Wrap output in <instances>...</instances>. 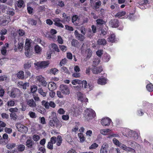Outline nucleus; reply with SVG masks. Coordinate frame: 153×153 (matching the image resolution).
<instances>
[{
    "label": "nucleus",
    "instance_id": "obj_1",
    "mask_svg": "<svg viewBox=\"0 0 153 153\" xmlns=\"http://www.w3.org/2000/svg\"><path fill=\"white\" fill-rule=\"evenodd\" d=\"M30 41L26 39L25 46V54L27 57H30L33 53V49L30 46Z\"/></svg>",
    "mask_w": 153,
    "mask_h": 153
},
{
    "label": "nucleus",
    "instance_id": "obj_2",
    "mask_svg": "<svg viewBox=\"0 0 153 153\" xmlns=\"http://www.w3.org/2000/svg\"><path fill=\"white\" fill-rule=\"evenodd\" d=\"M96 114L94 111L91 109H87L85 110L84 117L85 120L88 121L95 117Z\"/></svg>",
    "mask_w": 153,
    "mask_h": 153
},
{
    "label": "nucleus",
    "instance_id": "obj_3",
    "mask_svg": "<svg viewBox=\"0 0 153 153\" xmlns=\"http://www.w3.org/2000/svg\"><path fill=\"white\" fill-rule=\"evenodd\" d=\"M7 94L9 96L12 98H17L21 94V92L20 90L16 88L12 89L10 91L7 92Z\"/></svg>",
    "mask_w": 153,
    "mask_h": 153
},
{
    "label": "nucleus",
    "instance_id": "obj_4",
    "mask_svg": "<svg viewBox=\"0 0 153 153\" xmlns=\"http://www.w3.org/2000/svg\"><path fill=\"white\" fill-rule=\"evenodd\" d=\"M16 126L18 131L23 134H26L28 131L27 127L21 123H17L16 124Z\"/></svg>",
    "mask_w": 153,
    "mask_h": 153
},
{
    "label": "nucleus",
    "instance_id": "obj_5",
    "mask_svg": "<svg viewBox=\"0 0 153 153\" xmlns=\"http://www.w3.org/2000/svg\"><path fill=\"white\" fill-rule=\"evenodd\" d=\"M60 90L65 95H68L70 93V90L68 86L65 85H61L59 87Z\"/></svg>",
    "mask_w": 153,
    "mask_h": 153
},
{
    "label": "nucleus",
    "instance_id": "obj_6",
    "mask_svg": "<svg viewBox=\"0 0 153 153\" xmlns=\"http://www.w3.org/2000/svg\"><path fill=\"white\" fill-rule=\"evenodd\" d=\"M36 79L37 82H39V85L40 86L41 85H43L44 86H46L47 85V82L44 80V78L41 76H37L36 77Z\"/></svg>",
    "mask_w": 153,
    "mask_h": 153
},
{
    "label": "nucleus",
    "instance_id": "obj_7",
    "mask_svg": "<svg viewBox=\"0 0 153 153\" xmlns=\"http://www.w3.org/2000/svg\"><path fill=\"white\" fill-rule=\"evenodd\" d=\"M49 64L48 61H43L35 63L34 65L41 68H45L48 67Z\"/></svg>",
    "mask_w": 153,
    "mask_h": 153
},
{
    "label": "nucleus",
    "instance_id": "obj_8",
    "mask_svg": "<svg viewBox=\"0 0 153 153\" xmlns=\"http://www.w3.org/2000/svg\"><path fill=\"white\" fill-rule=\"evenodd\" d=\"M128 136L131 137H132L135 140L138 139L139 135L138 133L136 131L130 130L128 132Z\"/></svg>",
    "mask_w": 153,
    "mask_h": 153
},
{
    "label": "nucleus",
    "instance_id": "obj_9",
    "mask_svg": "<svg viewBox=\"0 0 153 153\" xmlns=\"http://www.w3.org/2000/svg\"><path fill=\"white\" fill-rule=\"evenodd\" d=\"M82 84V87L88 91H89L93 89V85H90L89 84H88L87 82L86 81L83 80Z\"/></svg>",
    "mask_w": 153,
    "mask_h": 153
},
{
    "label": "nucleus",
    "instance_id": "obj_10",
    "mask_svg": "<svg viewBox=\"0 0 153 153\" xmlns=\"http://www.w3.org/2000/svg\"><path fill=\"white\" fill-rule=\"evenodd\" d=\"M77 95L78 97V100L82 102H88V99L85 98V95L81 92H78L77 93Z\"/></svg>",
    "mask_w": 153,
    "mask_h": 153
},
{
    "label": "nucleus",
    "instance_id": "obj_11",
    "mask_svg": "<svg viewBox=\"0 0 153 153\" xmlns=\"http://www.w3.org/2000/svg\"><path fill=\"white\" fill-rule=\"evenodd\" d=\"M26 102L27 105L30 108H34L36 106V102L33 99H27L26 101Z\"/></svg>",
    "mask_w": 153,
    "mask_h": 153
},
{
    "label": "nucleus",
    "instance_id": "obj_12",
    "mask_svg": "<svg viewBox=\"0 0 153 153\" xmlns=\"http://www.w3.org/2000/svg\"><path fill=\"white\" fill-rule=\"evenodd\" d=\"M110 122L111 119L109 118H104L101 120V123L103 126H107L110 124Z\"/></svg>",
    "mask_w": 153,
    "mask_h": 153
},
{
    "label": "nucleus",
    "instance_id": "obj_13",
    "mask_svg": "<svg viewBox=\"0 0 153 153\" xmlns=\"http://www.w3.org/2000/svg\"><path fill=\"white\" fill-rule=\"evenodd\" d=\"M74 34L76 38L80 41H83L85 39L84 35L79 33L77 30L75 31Z\"/></svg>",
    "mask_w": 153,
    "mask_h": 153
},
{
    "label": "nucleus",
    "instance_id": "obj_14",
    "mask_svg": "<svg viewBox=\"0 0 153 153\" xmlns=\"http://www.w3.org/2000/svg\"><path fill=\"white\" fill-rule=\"evenodd\" d=\"M109 23L111 27H117L118 26L119 22L117 19H113L111 20Z\"/></svg>",
    "mask_w": 153,
    "mask_h": 153
},
{
    "label": "nucleus",
    "instance_id": "obj_15",
    "mask_svg": "<svg viewBox=\"0 0 153 153\" xmlns=\"http://www.w3.org/2000/svg\"><path fill=\"white\" fill-rule=\"evenodd\" d=\"M79 18H78V16L76 15L73 16L72 18V21L74 24L76 26H79L80 24H79Z\"/></svg>",
    "mask_w": 153,
    "mask_h": 153
},
{
    "label": "nucleus",
    "instance_id": "obj_16",
    "mask_svg": "<svg viewBox=\"0 0 153 153\" xmlns=\"http://www.w3.org/2000/svg\"><path fill=\"white\" fill-rule=\"evenodd\" d=\"M49 124L50 126L52 127H54L55 124L56 125H58L57 127H60V125L59 124V123L57 121V120L52 119L50 120L49 122Z\"/></svg>",
    "mask_w": 153,
    "mask_h": 153
},
{
    "label": "nucleus",
    "instance_id": "obj_17",
    "mask_svg": "<svg viewBox=\"0 0 153 153\" xmlns=\"http://www.w3.org/2000/svg\"><path fill=\"white\" fill-rule=\"evenodd\" d=\"M48 88L50 91H52L56 89L57 87L56 83L53 82H49Z\"/></svg>",
    "mask_w": 153,
    "mask_h": 153
},
{
    "label": "nucleus",
    "instance_id": "obj_18",
    "mask_svg": "<svg viewBox=\"0 0 153 153\" xmlns=\"http://www.w3.org/2000/svg\"><path fill=\"white\" fill-rule=\"evenodd\" d=\"M102 71V69L100 67H96L94 66L92 69V71L95 74H97L100 73Z\"/></svg>",
    "mask_w": 153,
    "mask_h": 153
},
{
    "label": "nucleus",
    "instance_id": "obj_19",
    "mask_svg": "<svg viewBox=\"0 0 153 153\" xmlns=\"http://www.w3.org/2000/svg\"><path fill=\"white\" fill-rule=\"evenodd\" d=\"M8 19L5 17H0V25H4L8 23Z\"/></svg>",
    "mask_w": 153,
    "mask_h": 153
},
{
    "label": "nucleus",
    "instance_id": "obj_20",
    "mask_svg": "<svg viewBox=\"0 0 153 153\" xmlns=\"http://www.w3.org/2000/svg\"><path fill=\"white\" fill-rule=\"evenodd\" d=\"M9 47V44L8 43H6L4 45L3 47L1 50V53L3 55H5L7 51V49Z\"/></svg>",
    "mask_w": 153,
    "mask_h": 153
},
{
    "label": "nucleus",
    "instance_id": "obj_21",
    "mask_svg": "<svg viewBox=\"0 0 153 153\" xmlns=\"http://www.w3.org/2000/svg\"><path fill=\"white\" fill-rule=\"evenodd\" d=\"M34 144V143L33 141L30 139L27 140L26 142V146L29 148H31L33 147Z\"/></svg>",
    "mask_w": 153,
    "mask_h": 153
},
{
    "label": "nucleus",
    "instance_id": "obj_22",
    "mask_svg": "<svg viewBox=\"0 0 153 153\" xmlns=\"http://www.w3.org/2000/svg\"><path fill=\"white\" fill-rule=\"evenodd\" d=\"M34 50L36 53L40 54L41 53L42 48L38 45H36L35 47Z\"/></svg>",
    "mask_w": 153,
    "mask_h": 153
},
{
    "label": "nucleus",
    "instance_id": "obj_23",
    "mask_svg": "<svg viewBox=\"0 0 153 153\" xmlns=\"http://www.w3.org/2000/svg\"><path fill=\"white\" fill-rule=\"evenodd\" d=\"M16 4L19 8L24 7L25 6L24 1L22 0H19L16 2Z\"/></svg>",
    "mask_w": 153,
    "mask_h": 153
},
{
    "label": "nucleus",
    "instance_id": "obj_24",
    "mask_svg": "<svg viewBox=\"0 0 153 153\" xmlns=\"http://www.w3.org/2000/svg\"><path fill=\"white\" fill-rule=\"evenodd\" d=\"M111 131L110 129H101L100 130V132L101 134L105 135L108 134Z\"/></svg>",
    "mask_w": 153,
    "mask_h": 153
},
{
    "label": "nucleus",
    "instance_id": "obj_25",
    "mask_svg": "<svg viewBox=\"0 0 153 153\" xmlns=\"http://www.w3.org/2000/svg\"><path fill=\"white\" fill-rule=\"evenodd\" d=\"M97 43L99 45H105L106 43V40L104 39H100L97 41Z\"/></svg>",
    "mask_w": 153,
    "mask_h": 153
},
{
    "label": "nucleus",
    "instance_id": "obj_26",
    "mask_svg": "<svg viewBox=\"0 0 153 153\" xmlns=\"http://www.w3.org/2000/svg\"><path fill=\"white\" fill-rule=\"evenodd\" d=\"M106 83V80L105 78H99L98 80V83L101 85H104Z\"/></svg>",
    "mask_w": 153,
    "mask_h": 153
},
{
    "label": "nucleus",
    "instance_id": "obj_27",
    "mask_svg": "<svg viewBox=\"0 0 153 153\" xmlns=\"http://www.w3.org/2000/svg\"><path fill=\"white\" fill-rule=\"evenodd\" d=\"M16 75L19 79H22L24 78V72L23 71H20L18 72Z\"/></svg>",
    "mask_w": 153,
    "mask_h": 153
},
{
    "label": "nucleus",
    "instance_id": "obj_28",
    "mask_svg": "<svg viewBox=\"0 0 153 153\" xmlns=\"http://www.w3.org/2000/svg\"><path fill=\"white\" fill-rule=\"evenodd\" d=\"M50 33L51 35L49 37L53 39H55V36H54V35L56 34L57 33L56 30L52 29L51 30Z\"/></svg>",
    "mask_w": 153,
    "mask_h": 153
},
{
    "label": "nucleus",
    "instance_id": "obj_29",
    "mask_svg": "<svg viewBox=\"0 0 153 153\" xmlns=\"http://www.w3.org/2000/svg\"><path fill=\"white\" fill-rule=\"evenodd\" d=\"M16 146V143H10L7 145L6 147L7 149H10L14 148Z\"/></svg>",
    "mask_w": 153,
    "mask_h": 153
},
{
    "label": "nucleus",
    "instance_id": "obj_30",
    "mask_svg": "<svg viewBox=\"0 0 153 153\" xmlns=\"http://www.w3.org/2000/svg\"><path fill=\"white\" fill-rule=\"evenodd\" d=\"M115 40V36L114 34L111 35L108 38V41L111 42H114Z\"/></svg>",
    "mask_w": 153,
    "mask_h": 153
},
{
    "label": "nucleus",
    "instance_id": "obj_31",
    "mask_svg": "<svg viewBox=\"0 0 153 153\" xmlns=\"http://www.w3.org/2000/svg\"><path fill=\"white\" fill-rule=\"evenodd\" d=\"M56 141H57L56 143L57 145L58 146H60L62 143V137L60 136H58L56 139Z\"/></svg>",
    "mask_w": 153,
    "mask_h": 153
},
{
    "label": "nucleus",
    "instance_id": "obj_32",
    "mask_svg": "<svg viewBox=\"0 0 153 153\" xmlns=\"http://www.w3.org/2000/svg\"><path fill=\"white\" fill-rule=\"evenodd\" d=\"M25 146L23 144H21L18 146V150L19 152H22L24 151L25 149Z\"/></svg>",
    "mask_w": 153,
    "mask_h": 153
},
{
    "label": "nucleus",
    "instance_id": "obj_33",
    "mask_svg": "<svg viewBox=\"0 0 153 153\" xmlns=\"http://www.w3.org/2000/svg\"><path fill=\"white\" fill-rule=\"evenodd\" d=\"M24 69H29L31 67V62L29 61L26 62L24 64Z\"/></svg>",
    "mask_w": 153,
    "mask_h": 153
},
{
    "label": "nucleus",
    "instance_id": "obj_34",
    "mask_svg": "<svg viewBox=\"0 0 153 153\" xmlns=\"http://www.w3.org/2000/svg\"><path fill=\"white\" fill-rule=\"evenodd\" d=\"M126 14V12L125 11L120 12L117 13L115 15V16L117 17L120 18L125 15Z\"/></svg>",
    "mask_w": 153,
    "mask_h": 153
},
{
    "label": "nucleus",
    "instance_id": "obj_35",
    "mask_svg": "<svg viewBox=\"0 0 153 153\" xmlns=\"http://www.w3.org/2000/svg\"><path fill=\"white\" fill-rule=\"evenodd\" d=\"M82 81L78 79H74L72 81V83L73 85H76V84H82Z\"/></svg>",
    "mask_w": 153,
    "mask_h": 153
},
{
    "label": "nucleus",
    "instance_id": "obj_36",
    "mask_svg": "<svg viewBox=\"0 0 153 153\" xmlns=\"http://www.w3.org/2000/svg\"><path fill=\"white\" fill-rule=\"evenodd\" d=\"M146 88L147 90L149 92H151L153 91V85L151 83L148 84Z\"/></svg>",
    "mask_w": 153,
    "mask_h": 153
},
{
    "label": "nucleus",
    "instance_id": "obj_37",
    "mask_svg": "<svg viewBox=\"0 0 153 153\" xmlns=\"http://www.w3.org/2000/svg\"><path fill=\"white\" fill-rule=\"evenodd\" d=\"M71 42L72 45L74 47H76L79 43L78 41L75 39H73Z\"/></svg>",
    "mask_w": 153,
    "mask_h": 153
},
{
    "label": "nucleus",
    "instance_id": "obj_38",
    "mask_svg": "<svg viewBox=\"0 0 153 153\" xmlns=\"http://www.w3.org/2000/svg\"><path fill=\"white\" fill-rule=\"evenodd\" d=\"M78 136L79 138L80 141L81 142H83L85 140V138L82 134L81 133L78 134Z\"/></svg>",
    "mask_w": 153,
    "mask_h": 153
},
{
    "label": "nucleus",
    "instance_id": "obj_39",
    "mask_svg": "<svg viewBox=\"0 0 153 153\" xmlns=\"http://www.w3.org/2000/svg\"><path fill=\"white\" fill-rule=\"evenodd\" d=\"M8 79L6 75L0 76V81H7L8 80Z\"/></svg>",
    "mask_w": 153,
    "mask_h": 153
},
{
    "label": "nucleus",
    "instance_id": "obj_40",
    "mask_svg": "<svg viewBox=\"0 0 153 153\" xmlns=\"http://www.w3.org/2000/svg\"><path fill=\"white\" fill-rule=\"evenodd\" d=\"M110 59V56L108 54L105 55L104 57H103V60L104 62H108Z\"/></svg>",
    "mask_w": 153,
    "mask_h": 153
},
{
    "label": "nucleus",
    "instance_id": "obj_41",
    "mask_svg": "<svg viewBox=\"0 0 153 153\" xmlns=\"http://www.w3.org/2000/svg\"><path fill=\"white\" fill-rule=\"evenodd\" d=\"M2 138L4 140V141L6 143H8L10 140V139H8V135L6 133L3 134L2 136Z\"/></svg>",
    "mask_w": 153,
    "mask_h": 153
},
{
    "label": "nucleus",
    "instance_id": "obj_42",
    "mask_svg": "<svg viewBox=\"0 0 153 153\" xmlns=\"http://www.w3.org/2000/svg\"><path fill=\"white\" fill-rule=\"evenodd\" d=\"M96 22L98 25H101L104 24L105 22L103 20L101 19H99L96 20Z\"/></svg>",
    "mask_w": 153,
    "mask_h": 153
},
{
    "label": "nucleus",
    "instance_id": "obj_43",
    "mask_svg": "<svg viewBox=\"0 0 153 153\" xmlns=\"http://www.w3.org/2000/svg\"><path fill=\"white\" fill-rule=\"evenodd\" d=\"M28 114L30 117L32 118H36L37 117V115L36 113L32 111H29Z\"/></svg>",
    "mask_w": 153,
    "mask_h": 153
},
{
    "label": "nucleus",
    "instance_id": "obj_44",
    "mask_svg": "<svg viewBox=\"0 0 153 153\" xmlns=\"http://www.w3.org/2000/svg\"><path fill=\"white\" fill-rule=\"evenodd\" d=\"M61 71H62V72L67 74H70V72L68 70L66 67H62L61 68Z\"/></svg>",
    "mask_w": 153,
    "mask_h": 153
},
{
    "label": "nucleus",
    "instance_id": "obj_45",
    "mask_svg": "<svg viewBox=\"0 0 153 153\" xmlns=\"http://www.w3.org/2000/svg\"><path fill=\"white\" fill-rule=\"evenodd\" d=\"M50 119L53 120H57L56 114L54 112H52L51 114V115L49 117Z\"/></svg>",
    "mask_w": 153,
    "mask_h": 153
},
{
    "label": "nucleus",
    "instance_id": "obj_46",
    "mask_svg": "<svg viewBox=\"0 0 153 153\" xmlns=\"http://www.w3.org/2000/svg\"><path fill=\"white\" fill-rule=\"evenodd\" d=\"M15 104V101L12 100L8 101L7 102V105L8 106H13Z\"/></svg>",
    "mask_w": 153,
    "mask_h": 153
},
{
    "label": "nucleus",
    "instance_id": "obj_47",
    "mask_svg": "<svg viewBox=\"0 0 153 153\" xmlns=\"http://www.w3.org/2000/svg\"><path fill=\"white\" fill-rule=\"evenodd\" d=\"M6 124L4 122L0 121V132H1L3 130V128L6 126Z\"/></svg>",
    "mask_w": 153,
    "mask_h": 153
},
{
    "label": "nucleus",
    "instance_id": "obj_48",
    "mask_svg": "<svg viewBox=\"0 0 153 153\" xmlns=\"http://www.w3.org/2000/svg\"><path fill=\"white\" fill-rule=\"evenodd\" d=\"M51 46L53 49L55 51L58 52L59 51V49L56 44L54 43L52 44H51Z\"/></svg>",
    "mask_w": 153,
    "mask_h": 153
},
{
    "label": "nucleus",
    "instance_id": "obj_49",
    "mask_svg": "<svg viewBox=\"0 0 153 153\" xmlns=\"http://www.w3.org/2000/svg\"><path fill=\"white\" fill-rule=\"evenodd\" d=\"M98 146V144H97L96 143H94L89 146V149H94L97 148Z\"/></svg>",
    "mask_w": 153,
    "mask_h": 153
},
{
    "label": "nucleus",
    "instance_id": "obj_50",
    "mask_svg": "<svg viewBox=\"0 0 153 153\" xmlns=\"http://www.w3.org/2000/svg\"><path fill=\"white\" fill-rule=\"evenodd\" d=\"M113 142L114 144L118 146H119L120 144L121 143H120L118 140L115 138H114L113 139Z\"/></svg>",
    "mask_w": 153,
    "mask_h": 153
},
{
    "label": "nucleus",
    "instance_id": "obj_51",
    "mask_svg": "<svg viewBox=\"0 0 153 153\" xmlns=\"http://www.w3.org/2000/svg\"><path fill=\"white\" fill-rule=\"evenodd\" d=\"M38 92L43 97H45L46 95V93L43 92V89L42 88H40L38 89Z\"/></svg>",
    "mask_w": 153,
    "mask_h": 153
},
{
    "label": "nucleus",
    "instance_id": "obj_52",
    "mask_svg": "<svg viewBox=\"0 0 153 153\" xmlns=\"http://www.w3.org/2000/svg\"><path fill=\"white\" fill-rule=\"evenodd\" d=\"M37 90V87L35 85H33L31 86L30 88V91L32 93H35Z\"/></svg>",
    "mask_w": 153,
    "mask_h": 153
},
{
    "label": "nucleus",
    "instance_id": "obj_53",
    "mask_svg": "<svg viewBox=\"0 0 153 153\" xmlns=\"http://www.w3.org/2000/svg\"><path fill=\"white\" fill-rule=\"evenodd\" d=\"M56 95L59 98H63L64 97V95L63 94L60 90L58 91H57Z\"/></svg>",
    "mask_w": 153,
    "mask_h": 153
},
{
    "label": "nucleus",
    "instance_id": "obj_54",
    "mask_svg": "<svg viewBox=\"0 0 153 153\" xmlns=\"http://www.w3.org/2000/svg\"><path fill=\"white\" fill-rule=\"evenodd\" d=\"M67 62V59L66 58L62 59V61L60 62L59 65L61 66H62L65 65Z\"/></svg>",
    "mask_w": 153,
    "mask_h": 153
},
{
    "label": "nucleus",
    "instance_id": "obj_55",
    "mask_svg": "<svg viewBox=\"0 0 153 153\" xmlns=\"http://www.w3.org/2000/svg\"><path fill=\"white\" fill-rule=\"evenodd\" d=\"M9 111L12 113L16 112L18 111L19 109L17 108H11L9 109Z\"/></svg>",
    "mask_w": 153,
    "mask_h": 153
},
{
    "label": "nucleus",
    "instance_id": "obj_56",
    "mask_svg": "<svg viewBox=\"0 0 153 153\" xmlns=\"http://www.w3.org/2000/svg\"><path fill=\"white\" fill-rule=\"evenodd\" d=\"M7 13L12 16H13L14 14V10L12 9H10L7 11Z\"/></svg>",
    "mask_w": 153,
    "mask_h": 153
},
{
    "label": "nucleus",
    "instance_id": "obj_57",
    "mask_svg": "<svg viewBox=\"0 0 153 153\" xmlns=\"http://www.w3.org/2000/svg\"><path fill=\"white\" fill-rule=\"evenodd\" d=\"M125 151L127 152H135L134 150L131 148L128 147L126 146Z\"/></svg>",
    "mask_w": 153,
    "mask_h": 153
},
{
    "label": "nucleus",
    "instance_id": "obj_58",
    "mask_svg": "<svg viewBox=\"0 0 153 153\" xmlns=\"http://www.w3.org/2000/svg\"><path fill=\"white\" fill-rule=\"evenodd\" d=\"M103 54V51L100 50L96 52V54L99 57H100Z\"/></svg>",
    "mask_w": 153,
    "mask_h": 153
},
{
    "label": "nucleus",
    "instance_id": "obj_59",
    "mask_svg": "<svg viewBox=\"0 0 153 153\" xmlns=\"http://www.w3.org/2000/svg\"><path fill=\"white\" fill-rule=\"evenodd\" d=\"M57 41L58 43L60 44H62L63 43V40L62 37L60 36H58Z\"/></svg>",
    "mask_w": 153,
    "mask_h": 153
},
{
    "label": "nucleus",
    "instance_id": "obj_60",
    "mask_svg": "<svg viewBox=\"0 0 153 153\" xmlns=\"http://www.w3.org/2000/svg\"><path fill=\"white\" fill-rule=\"evenodd\" d=\"M108 144L106 143H105L102 145L101 149H106L108 150Z\"/></svg>",
    "mask_w": 153,
    "mask_h": 153
},
{
    "label": "nucleus",
    "instance_id": "obj_61",
    "mask_svg": "<svg viewBox=\"0 0 153 153\" xmlns=\"http://www.w3.org/2000/svg\"><path fill=\"white\" fill-rule=\"evenodd\" d=\"M21 108H20V110L22 111H25L26 110L27 106L26 105L23 104H21Z\"/></svg>",
    "mask_w": 153,
    "mask_h": 153
},
{
    "label": "nucleus",
    "instance_id": "obj_62",
    "mask_svg": "<svg viewBox=\"0 0 153 153\" xmlns=\"http://www.w3.org/2000/svg\"><path fill=\"white\" fill-rule=\"evenodd\" d=\"M56 137H53L51 138L50 142H51L52 143L54 144L56 142Z\"/></svg>",
    "mask_w": 153,
    "mask_h": 153
},
{
    "label": "nucleus",
    "instance_id": "obj_63",
    "mask_svg": "<svg viewBox=\"0 0 153 153\" xmlns=\"http://www.w3.org/2000/svg\"><path fill=\"white\" fill-rule=\"evenodd\" d=\"M33 139L35 141H38L40 139L39 136L37 135H34L33 136Z\"/></svg>",
    "mask_w": 153,
    "mask_h": 153
},
{
    "label": "nucleus",
    "instance_id": "obj_64",
    "mask_svg": "<svg viewBox=\"0 0 153 153\" xmlns=\"http://www.w3.org/2000/svg\"><path fill=\"white\" fill-rule=\"evenodd\" d=\"M47 147L50 149H52L53 148V144L51 142H49L47 145Z\"/></svg>",
    "mask_w": 153,
    "mask_h": 153
}]
</instances>
